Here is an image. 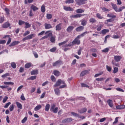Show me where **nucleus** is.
Returning <instances> with one entry per match:
<instances>
[{"label":"nucleus","mask_w":125,"mask_h":125,"mask_svg":"<svg viewBox=\"0 0 125 125\" xmlns=\"http://www.w3.org/2000/svg\"><path fill=\"white\" fill-rule=\"evenodd\" d=\"M61 84H63L62 85H60ZM55 87H57V86H60L59 88H65V87H67V85L66 83H65V81L62 80L61 79H59L57 82L54 85Z\"/></svg>","instance_id":"nucleus-1"},{"label":"nucleus","mask_w":125,"mask_h":125,"mask_svg":"<svg viewBox=\"0 0 125 125\" xmlns=\"http://www.w3.org/2000/svg\"><path fill=\"white\" fill-rule=\"evenodd\" d=\"M86 34H88V32L85 31L82 33L81 35L78 36L74 40L73 43L74 44H80L81 43V41L79 40V39H81L82 37H83L84 35H86Z\"/></svg>","instance_id":"nucleus-2"},{"label":"nucleus","mask_w":125,"mask_h":125,"mask_svg":"<svg viewBox=\"0 0 125 125\" xmlns=\"http://www.w3.org/2000/svg\"><path fill=\"white\" fill-rule=\"evenodd\" d=\"M36 37V35L35 34H31L29 35H28L27 36L25 37L22 39V41L23 42H25V41H28L29 40H32L33 38H35Z\"/></svg>","instance_id":"nucleus-3"},{"label":"nucleus","mask_w":125,"mask_h":125,"mask_svg":"<svg viewBox=\"0 0 125 125\" xmlns=\"http://www.w3.org/2000/svg\"><path fill=\"white\" fill-rule=\"evenodd\" d=\"M77 4L78 5H82V4H85V1H87V0H75Z\"/></svg>","instance_id":"nucleus-4"},{"label":"nucleus","mask_w":125,"mask_h":125,"mask_svg":"<svg viewBox=\"0 0 125 125\" xmlns=\"http://www.w3.org/2000/svg\"><path fill=\"white\" fill-rule=\"evenodd\" d=\"M72 121H73V119L71 118H66V119L63 120L62 121V124H67V123H71V122H72Z\"/></svg>","instance_id":"nucleus-5"},{"label":"nucleus","mask_w":125,"mask_h":125,"mask_svg":"<svg viewBox=\"0 0 125 125\" xmlns=\"http://www.w3.org/2000/svg\"><path fill=\"white\" fill-rule=\"evenodd\" d=\"M62 64V62L61 61H57L56 62L53 63V66L54 67H56V66H60Z\"/></svg>","instance_id":"nucleus-6"},{"label":"nucleus","mask_w":125,"mask_h":125,"mask_svg":"<svg viewBox=\"0 0 125 125\" xmlns=\"http://www.w3.org/2000/svg\"><path fill=\"white\" fill-rule=\"evenodd\" d=\"M85 15H82L77 14L76 15H72L70 16V18H81V16H84Z\"/></svg>","instance_id":"nucleus-7"},{"label":"nucleus","mask_w":125,"mask_h":125,"mask_svg":"<svg viewBox=\"0 0 125 125\" xmlns=\"http://www.w3.org/2000/svg\"><path fill=\"white\" fill-rule=\"evenodd\" d=\"M114 58L116 62H120L122 59V57L121 56H114Z\"/></svg>","instance_id":"nucleus-8"},{"label":"nucleus","mask_w":125,"mask_h":125,"mask_svg":"<svg viewBox=\"0 0 125 125\" xmlns=\"http://www.w3.org/2000/svg\"><path fill=\"white\" fill-rule=\"evenodd\" d=\"M84 29V26H80L76 28V32H82V31H83Z\"/></svg>","instance_id":"nucleus-9"},{"label":"nucleus","mask_w":125,"mask_h":125,"mask_svg":"<svg viewBox=\"0 0 125 125\" xmlns=\"http://www.w3.org/2000/svg\"><path fill=\"white\" fill-rule=\"evenodd\" d=\"M9 26H10V23H9V22H6L2 25V27L3 28H4V29H6V28H8V27H9Z\"/></svg>","instance_id":"nucleus-10"},{"label":"nucleus","mask_w":125,"mask_h":125,"mask_svg":"<svg viewBox=\"0 0 125 125\" xmlns=\"http://www.w3.org/2000/svg\"><path fill=\"white\" fill-rule=\"evenodd\" d=\"M63 9L66 11H73V8H71L70 6H63Z\"/></svg>","instance_id":"nucleus-11"},{"label":"nucleus","mask_w":125,"mask_h":125,"mask_svg":"<svg viewBox=\"0 0 125 125\" xmlns=\"http://www.w3.org/2000/svg\"><path fill=\"white\" fill-rule=\"evenodd\" d=\"M61 30H62V24L60 23L56 26V30L60 31Z\"/></svg>","instance_id":"nucleus-12"},{"label":"nucleus","mask_w":125,"mask_h":125,"mask_svg":"<svg viewBox=\"0 0 125 125\" xmlns=\"http://www.w3.org/2000/svg\"><path fill=\"white\" fill-rule=\"evenodd\" d=\"M107 104L109 105V107H111V108H113L114 106V104H113V101L111 100H107Z\"/></svg>","instance_id":"nucleus-13"},{"label":"nucleus","mask_w":125,"mask_h":125,"mask_svg":"<svg viewBox=\"0 0 125 125\" xmlns=\"http://www.w3.org/2000/svg\"><path fill=\"white\" fill-rule=\"evenodd\" d=\"M86 111H87V109L85 107H84L80 110H79L78 112L80 114H83V113H85V112H86Z\"/></svg>","instance_id":"nucleus-14"},{"label":"nucleus","mask_w":125,"mask_h":125,"mask_svg":"<svg viewBox=\"0 0 125 125\" xmlns=\"http://www.w3.org/2000/svg\"><path fill=\"white\" fill-rule=\"evenodd\" d=\"M44 27H45V29H51V28H52V26H51V24L49 23H46L44 24Z\"/></svg>","instance_id":"nucleus-15"},{"label":"nucleus","mask_w":125,"mask_h":125,"mask_svg":"<svg viewBox=\"0 0 125 125\" xmlns=\"http://www.w3.org/2000/svg\"><path fill=\"white\" fill-rule=\"evenodd\" d=\"M19 43H20V42L19 41H14L12 43H11L9 46H14V45H17V44H18Z\"/></svg>","instance_id":"nucleus-16"},{"label":"nucleus","mask_w":125,"mask_h":125,"mask_svg":"<svg viewBox=\"0 0 125 125\" xmlns=\"http://www.w3.org/2000/svg\"><path fill=\"white\" fill-rule=\"evenodd\" d=\"M86 24H87V20L85 19L82 20L81 21V25L82 26H86Z\"/></svg>","instance_id":"nucleus-17"},{"label":"nucleus","mask_w":125,"mask_h":125,"mask_svg":"<svg viewBox=\"0 0 125 125\" xmlns=\"http://www.w3.org/2000/svg\"><path fill=\"white\" fill-rule=\"evenodd\" d=\"M73 45H75L74 42H71L69 44H65L64 46H62V47H67L68 46H73Z\"/></svg>","instance_id":"nucleus-18"},{"label":"nucleus","mask_w":125,"mask_h":125,"mask_svg":"<svg viewBox=\"0 0 125 125\" xmlns=\"http://www.w3.org/2000/svg\"><path fill=\"white\" fill-rule=\"evenodd\" d=\"M39 74V70L38 69L33 70L31 72V75H38Z\"/></svg>","instance_id":"nucleus-19"},{"label":"nucleus","mask_w":125,"mask_h":125,"mask_svg":"<svg viewBox=\"0 0 125 125\" xmlns=\"http://www.w3.org/2000/svg\"><path fill=\"white\" fill-rule=\"evenodd\" d=\"M74 28L75 27L73 26H69L66 29V31H67V32H72V31H73V30H74Z\"/></svg>","instance_id":"nucleus-20"},{"label":"nucleus","mask_w":125,"mask_h":125,"mask_svg":"<svg viewBox=\"0 0 125 125\" xmlns=\"http://www.w3.org/2000/svg\"><path fill=\"white\" fill-rule=\"evenodd\" d=\"M89 23L91 24H94V23H96V20L95 18H91L89 20Z\"/></svg>","instance_id":"nucleus-21"},{"label":"nucleus","mask_w":125,"mask_h":125,"mask_svg":"<svg viewBox=\"0 0 125 125\" xmlns=\"http://www.w3.org/2000/svg\"><path fill=\"white\" fill-rule=\"evenodd\" d=\"M107 33H109V29H104L101 32V34H102L103 35H106Z\"/></svg>","instance_id":"nucleus-22"},{"label":"nucleus","mask_w":125,"mask_h":125,"mask_svg":"<svg viewBox=\"0 0 125 125\" xmlns=\"http://www.w3.org/2000/svg\"><path fill=\"white\" fill-rule=\"evenodd\" d=\"M112 8L116 12H118V6L116 4H111Z\"/></svg>","instance_id":"nucleus-23"},{"label":"nucleus","mask_w":125,"mask_h":125,"mask_svg":"<svg viewBox=\"0 0 125 125\" xmlns=\"http://www.w3.org/2000/svg\"><path fill=\"white\" fill-rule=\"evenodd\" d=\"M4 84H5V85H13V84H14V83L12 82H3Z\"/></svg>","instance_id":"nucleus-24"},{"label":"nucleus","mask_w":125,"mask_h":125,"mask_svg":"<svg viewBox=\"0 0 125 125\" xmlns=\"http://www.w3.org/2000/svg\"><path fill=\"white\" fill-rule=\"evenodd\" d=\"M55 93L56 95H60V90L59 88H57L54 89Z\"/></svg>","instance_id":"nucleus-25"},{"label":"nucleus","mask_w":125,"mask_h":125,"mask_svg":"<svg viewBox=\"0 0 125 125\" xmlns=\"http://www.w3.org/2000/svg\"><path fill=\"white\" fill-rule=\"evenodd\" d=\"M68 42V40H66L65 41H63V42L59 43V46H61V45H62V46H65V43H67Z\"/></svg>","instance_id":"nucleus-26"},{"label":"nucleus","mask_w":125,"mask_h":125,"mask_svg":"<svg viewBox=\"0 0 125 125\" xmlns=\"http://www.w3.org/2000/svg\"><path fill=\"white\" fill-rule=\"evenodd\" d=\"M87 73H88V71L87 70L82 71L80 74V77H83V76H85V75H86Z\"/></svg>","instance_id":"nucleus-27"},{"label":"nucleus","mask_w":125,"mask_h":125,"mask_svg":"<svg viewBox=\"0 0 125 125\" xmlns=\"http://www.w3.org/2000/svg\"><path fill=\"white\" fill-rule=\"evenodd\" d=\"M125 105H120L116 106V109H119L120 110H122V109H125Z\"/></svg>","instance_id":"nucleus-28"},{"label":"nucleus","mask_w":125,"mask_h":125,"mask_svg":"<svg viewBox=\"0 0 125 125\" xmlns=\"http://www.w3.org/2000/svg\"><path fill=\"white\" fill-rule=\"evenodd\" d=\"M54 75L56 77H58L60 76V72L58 70H54Z\"/></svg>","instance_id":"nucleus-29"},{"label":"nucleus","mask_w":125,"mask_h":125,"mask_svg":"<svg viewBox=\"0 0 125 125\" xmlns=\"http://www.w3.org/2000/svg\"><path fill=\"white\" fill-rule=\"evenodd\" d=\"M31 9H32V10H33V11H36V10H38L39 9V8H38L37 6L32 5L31 6Z\"/></svg>","instance_id":"nucleus-30"},{"label":"nucleus","mask_w":125,"mask_h":125,"mask_svg":"<svg viewBox=\"0 0 125 125\" xmlns=\"http://www.w3.org/2000/svg\"><path fill=\"white\" fill-rule=\"evenodd\" d=\"M16 104L17 105L18 108H19V109H22V104L20 103L16 102Z\"/></svg>","instance_id":"nucleus-31"},{"label":"nucleus","mask_w":125,"mask_h":125,"mask_svg":"<svg viewBox=\"0 0 125 125\" xmlns=\"http://www.w3.org/2000/svg\"><path fill=\"white\" fill-rule=\"evenodd\" d=\"M76 13H83V12H84V10L82 9H78L76 10Z\"/></svg>","instance_id":"nucleus-32"},{"label":"nucleus","mask_w":125,"mask_h":125,"mask_svg":"<svg viewBox=\"0 0 125 125\" xmlns=\"http://www.w3.org/2000/svg\"><path fill=\"white\" fill-rule=\"evenodd\" d=\"M25 26H24V28L25 29H28V28H31V24L29 23V22H25Z\"/></svg>","instance_id":"nucleus-33"},{"label":"nucleus","mask_w":125,"mask_h":125,"mask_svg":"<svg viewBox=\"0 0 125 125\" xmlns=\"http://www.w3.org/2000/svg\"><path fill=\"white\" fill-rule=\"evenodd\" d=\"M50 108V105L49 104H47L45 106V110L46 112H48V111L49 110Z\"/></svg>","instance_id":"nucleus-34"},{"label":"nucleus","mask_w":125,"mask_h":125,"mask_svg":"<svg viewBox=\"0 0 125 125\" xmlns=\"http://www.w3.org/2000/svg\"><path fill=\"white\" fill-rule=\"evenodd\" d=\"M42 108V105L41 104H39L35 107L34 108L35 111H38V110H40V109Z\"/></svg>","instance_id":"nucleus-35"},{"label":"nucleus","mask_w":125,"mask_h":125,"mask_svg":"<svg viewBox=\"0 0 125 125\" xmlns=\"http://www.w3.org/2000/svg\"><path fill=\"white\" fill-rule=\"evenodd\" d=\"M41 11L42 12H43V13L45 12V5H42L41 6Z\"/></svg>","instance_id":"nucleus-36"},{"label":"nucleus","mask_w":125,"mask_h":125,"mask_svg":"<svg viewBox=\"0 0 125 125\" xmlns=\"http://www.w3.org/2000/svg\"><path fill=\"white\" fill-rule=\"evenodd\" d=\"M25 23H26V22H25L22 20L19 21V25L20 26H22V25H24V24H25Z\"/></svg>","instance_id":"nucleus-37"},{"label":"nucleus","mask_w":125,"mask_h":125,"mask_svg":"<svg viewBox=\"0 0 125 125\" xmlns=\"http://www.w3.org/2000/svg\"><path fill=\"white\" fill-rule=\"evenodd\" d=\"M46 18L47 19H48V20L51 19L52 18V15L50 14H46Z\"/></svg>","instance_id":"nucleus-38"},{"label":"nucleus","mask_w":125,"mask_h":125,"mask_svg":"<svg viewBox=\"0 0 125 125\" xmlns=\"http://www.w3.org/2000/svg\"><path fill=\"white\" fill-rule=\"evenodd\" d=\"M107 16L109 18H116V15H114L112 14H108Z\"/></svg>","instance_id":"nucleus-39"},{"label":"nucleus","mask_w":125,"mask_h":125,"mask_svg":"<svg viewBox=\"0 0 125 125\" xmlns=\"http://www.w3.org/2000/svg\"><path fill=\"white\" fill-rule=\"evenodd\" d=\"M32 64L31 63H27L26 64H25V68H26V69H29V68H30V67H31Z\"/></svg>","instance_id":"nucleus-40"},{"label":"nucleus","mask_w":125,"mask_h":125,"mask_svg":"<svg viewBox=\"0 0 125 125\" xmlns=\"http://www.w3.org/2000/svg\"><path fill=\"white\" fill-rule=\"evenodd\" d=\"M71 115H72L73 117H77V118L80 117V115H79L78 113H76V112H71Z\"/></svg>","instance_id":"nucleus-41"},{"label":"nucleus","mask_w":125,"mask_h":125,"mask_svg":"<svg viewBox=\"0 0 125 125\" xmlns=\"http://www.w3.org/2000/svg\"><path fill=\"white\" fill-rule=\"evenodd\" d=\"M11 66L12 67H13V69H16V63L14 62H12L11 63Z\"/></svg>","instance_id":"nucleus-42"},{"label":"nucleus","mask_w":125,"mask_h":125,"mask_svg":"<svg viewBox=\"0 0 125 125\" xmlns=\"http://www.w3.org/2000/svg\"><path fill=\"white\" fill-rule=\"evenodd\" d=\"M51 42H55V36H51L50 38Z\"/></svg>","instance_id":"nucleus-43"},{"label":"nucleus","mask_w":125,"mask_h":125,"mask_svg":"<svg viewBox=\"0 0 125 125\" xmlns=\"http://www.w3.org/2000/svg\"><path fill=\"white\" fill-rule=\"evenodd\" d=\"M51 111L53 112V113H57V112H58V107H56L55 108L52 109V110H51Z\"/></svg>","instance_id":"nucleus-44"},{"label":"nucleus","mask_w":125,"mask_h":125,"mask_svg":"<svg viewBox=\"0 0 125 125\" xmlns=\"http://www.w3.org/2000/svg\"><path fill=\"white\" fill-rule=\"evenodd\" d=\"M96 16H97V18H98L99 19H103V17H102L101 16V14H100L99 13H97L96 14Z\"/></svg>","instance_id":"nucleus-45"},{"label":"nucleus","mask_w":125,"mask_h":125,"mask_svg":"<svg viewBox=\"0 0 125 125\" xmlns=\"http://www.w3.org/2000/svg\"><path fill=\"white\" fill-rule=\"evenodd\" d=\"M109 22H113V19H109L105 21V24H108Z\"/></svg>","instance_id":"nucleus-46"},{"label":"nucleus","mask_w":125,"mask_h":125,"mask_svg":"<svg viewBox=\"0 0 125 125\" xmlns=\"http://www.w3.org/2000/svg\"><path fill=\"white\" fill-rule=\"evenodd\" d=\"M28 120L27 117H24L22 120H21V123L22 124H25L26 122H27V120Z\"/></svg>","instance_id":"nucleus-47"},{"label":"nucleus","mask_w":125,"mask_h":125,"mask_svg":"<svg viewBox=\"0 0 125 125\" xmlns=\"http://www.w3.org/2000/svg\"><path fill=\"white\" fill-rule=\"evenodd\" d=\"M118 122H119V117H116L115 119V121L113 123V125H116L115 124H117Z\"/></svg>","instance_id":"nucleus-48"},{"label":"nucleus","mask_w":125,"mask_h":125,"mask_svg":"<svg viewBox=\"0 0 125 125\" xmlns=\"http://www.w3.org/2000/svg\"><path fill=\"white\" fill-rule=\"evenodd\" d=\"M104 80H105V78H97L96 79V81H97V82H102V81H104Z\"/></svg>","instance_id":"nucleus-49"},{"label":"nucleus","mask_w":125,"mask_h":125,"mask_svg":"<svg viewBox=\"0 0 125 125\" xmlns=\"http://www.w3.org/2000/svg\"><path fill=\"white\" fill-rule=\"evenodd\" d=\"M65 3H74V0H66Z\"/></svg>","instance_id":"nucleus-50"},{"label":"nucleus","mask_w":125,"mask_h":125,"mask_svg":"<svg viewBox=\"0 0 125 125\" xmlns=\"http://www.w3.org/2000/svg\"><path fill=\"white\" fill-rule=\"evenodd\" d=\"M119 71V68L118 67H114L113 70V73L116 74V73H118Z\"/></svg>","instance_id":"nucleus-51"},{"label":"nucleus","mask_w":125,"mask_h":125,"mask_svg":"<svg viewBox=\"0 0 125 125\" xmlns=\"http://www.w3.org/2000/svg\"><path fill=\"white\" fill-rule=\"evenodd\" d=\"M37 79V76H31L28 79V80H31V81H34Z\"/></svg>","instance_id":"nucleus-52"},{"label":"nucleus","mask_w":125,"mask_h":125,"mask_svg":"<svg viewBox=\"0 0 125 125\" xmlns=\"http://www.w3.org/2000/svg\"><path fill=\"white\" fill-rule=\"evenodd\" d=\"M6 77H9V73H6L1 76V77L3 78V79L6 78Z\"/></svg>","instance_id":"nucleus-53"},{"label":"nucleus","mask_w":125,"mask_h":125,"mask_svg":"<svg viewBox=\"0 0 125 125\" xmlns=\"http://www.w3.org/2000/svg\"><path fill=\"white\" fill-rule=\"evenodd\" d=\"M9 109L11 112H12V111L14 110V105L12 104L11 106H10Z\"/></svg>","instance_id":"nucleus-54"},{"label":"nucleus","mask_w":125,"mask_h":125,"mask_svg":"<svg viewBox=\"0 0 125 125\" xmlns=\"http://www.w3.org/2000/svg\"><path fill=\"white\" fill-rule=\"evenodd\" d=\"M3 22H4V17H1L0 18V24L3 23Z\"/></svg>","instance_id":"nucleus-55"},{"label":"nucleus","mask_w":125,"mask_h":125,"mask_svg":"<svg viewBox=\"0 0 125 125\" xmlns=\"http://www.w3.org/2000/svg\"><path fill=\"white\" fill-rule=\"evenodd\" d=\"M101 75H103V72H101L100 73H97L94 75V78H97V77H99V76H101Z\"/></svg>","instance_id":"nucleus-56"},{"label":"nucleus","mask_w":125,"mask_h":125,"mask_svg":"<svg viewBox=\"0 0 125 125\" xmlns=\"http://www.w3.org/2000/svg\"><path fill=\"white\" fill-rule=\"evenodd\" d=\"M28 35H30V32L29 31H26L23 34V37H26V36H28Z\"/></svg>","instance_id":"nucleus-57"},{"label":"nucleus","mask_w":125,"mask_h":125,"mask_svg":"<svg viewBox=\"0 0 125 125\" xmlns=\"http://www.w3.org/2000/svg\"><path fill=\"white\" fill-rule=\"evenodd\" d=\"M125 7L124 6L119 8V9L118 10L117 12H121V11H122L123 9H125Z\"/></svg>","instance_id":"nucleus-58"},{"label":"nucleus","mask_w":125,"mask_h":125,"mask_svg":"<svg viewBox=\"0 0 125 125\" xmlns=\"http://www.w3.org/2000/svg\"><path fill=\"white\" fill-rule=\"evenodd\" d=\"M21 100H22L23 101H25V100H26V99L25 98V97L24 96V94H22V95H21Z\"/></svg>","instance_id":"nucleus-59"},{"label":"nucleus","mask_w":125,"mask_h":125,"mask_svg":"<svg viewBox=\"0 0 125 125\" xmlns=\"http://www.w3.org/2000/svg\"><path fill=\"white\" fill-rule=\"evenodd\" d=\"M5 11L7 15H9V9L8 8H5Z\"/></svg>","instance_id":"nucleus-60"},{"label":"nucleus","mask_w":125,"mask_h":125,"mask_svg":"<svg viewBox=\"0 0 125 125\" xmlns=\"http://www.w3.org/2000/svg\"><path fill=\"white\" fill-rule=\"evenodd\" d=\"M50 52H55L56 51V47H53L50 49Z\"/></svg>","instance_id":"nucleus-61"},{"label":"nucleus","mask_w":125,"mask_h":125,"mask_svg":"<svg viewBox=\"0 0 125 125\" xmlns=\"http://www.w3.org/2000/svg\"><path fill=\"white\" fill-rule=\"evenodd\" d=\"M10 104H11V103H10V102H8L7 103H6L4 106V108H8V106H9V105H10Z\"/></svg>","instance_id":"nucleus-62"},{"label":"nucleus","mask_w":125,"mask_h":125,"mask_svg":"<svg viewBox=\"0 0 125 125\" xmlns=\"http://www.w3.org/2000/svg\"><path fill=\"white\" fill-rule=\"evenodd\" d=\"M106 69L108 72H111V71H112V68L108 65H106Z\"/></svg>","instance_id":"nucleus-63"},{"label":"nucleus","mask_w":125,"mask_h":125,"mask_svg":"<svg viewBox=\"0 0 125 125\" xmlns=\"http://www.w3.org/2000/svg\"><path fill=\"white\" fill-rule=\"evenodd\" d=\"M56 105L54 104H53L51 105V108H50V111L53 110V109H55Z\"/></svg>","instance_id":"nucleus-64"}]
</instances>
